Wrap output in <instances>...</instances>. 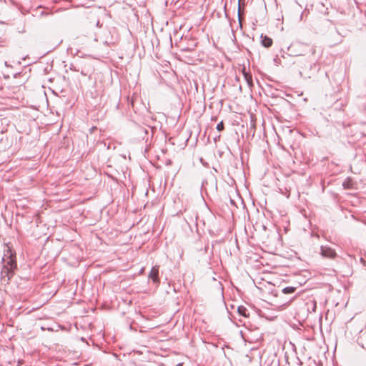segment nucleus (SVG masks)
Segmentation results:
<instances>
[{"label": "nucleus", "instance_id": "7ed1b4c3", "mask_svg": "<svg viewBox=\"0 0 366 366\" xmlns=\"http://www.w3.org/2000/svg\"><path fill=\"white\" fill-rule=\"evenodd\" d=\"M321 254L323 257L334 258L336 257L337 254L334 249L330 247L322 246L321 247Z\"/></svg>", "mask_w": 366, "mask_h": 366}, {"label": "nucleus", "instance_id": "1a4fd4ad", "mask_svg": "<svg viewBox=\"0 0 366 366\" xmlns=\"http://www.w3.org/2000/svg\"><path fill=\"white\" fill-rule=\"evenodd\" d=\"M224 129V123L223 122H220L217 125V129L219 131V132H222L223 131Z\"/></svg>", "mask_w": 366, "mask_h": 366}, {"label": "nucleus", "instance_id": "423d86ee", "mask_svg": "<svg viewBox=\"0 0 366 366\" xmlns=\"http://www.w3.org/2000/svg\"><path fill=\"white\" fill-rule=\"evenodd\" d=\"M261 42L262 46L266 48L270 47L272 44V39L267 36L261 35Z\"/></svg>", "mask_w": 366, "mask_h": 366}, {"label": "nucleus", "instance_id": "f8f14e48", "mask_svg": "<svg viewBox=\"0 0 366 366\" xmlns=\"http://www.w3.org/2000/svg\"><path fill=\"white\" fill-rule=\"evenodd\" d=\"M239 11H240V6H239V9H238V13L239 14Z\"/></svg>", "mask_w": 366, "mask_h": 366}, {"label": "nucleus", "instance_id": "39448f33", "mask_svg": "<svg viewBox=\"0 0 366 366\" xmlns=\"http://www.w3.org/2000/svg\"><path fill=\"white\" fill-rule=\"evenodd\" d=\"M149 278L152 279V281L155 283L159 282L158 267H153L152 268L150 273L149 274Z\"/></svg>", "mask_w": 366, "mask_h": 366}, {"label": "nucleus", "instance_id": "6e6552de", "mask_svg": "<svg viewBox=\"0 0 366 366\" xmlns=\"http://www.w3.org/2000/svg\"><path fill=\"white\" fill-rule=\"evenodd\" d=\"M296 287H286L282 290L284 294H291L295 292Z\"/></svg>", "mask_w": 366, "mask_h": 366}, {"label": "nucleus", "instance_id": "f03ea898", "mask_svg": "<svg viewBox=\"0 0 366 366\" xmlns=\"http://www.w3.org/2000/svg\"><path fill=\"white\" fill-rule=\"evenodd\" d=\"M320 71V66L316 61H310L304 64L300 70V74L305 79H310Z\"/></svg>", "mask_w": 366, "mask_h": 366}, {"label": "nucleus", "instance_id": "f257e3e1", "mask_svg": "<svg viewBox=\"0 0 366 366\" xmlns=\"http://www.w3.org/2000/svg\"><path fill=\"white\" fill-rule=\"evenodd\" d=\"M2 259L4 264L1 269V275L2 278H5L6 277L7 280H9L14 274V269L17 267L15 257H14L11 250L9 248L6 250V253L4 254Z\"/></svg>", "mask_w": 366, "mask_h": 366}, {"label": "nucleus", "instance_id": "9d476101", "mask_svg": "<svg viewBox=\"0 0 366 366\" xmlns=\"http://www.w3.org/2000/svg\"><path fill=\"white\" fill-rule=\"evenodd\" d=\"M311 305H312V310L313 312H315L316 310V302L315 301H312Z\"/></svg>", "mask_w": 366, "mask_h": 366}, {"label": "nucleus", "instance_id": "9b49d317", "mask_svg": "<svg viewBox=\"0 0 366 366\" xmlns=\"http://www.w3.org/2000/svg\"><path fill=\"white\" fill-rule=\"evenodd\" d=\"M360 262H365L364 259H363V258H361V259H360Z\"/></svg>", "mask_w": 366, "mask_h": 366}, {"label": "nucleus", "instance_id": "20e7f679", "mask_svg": "<svg viewBox=\"0 0 366 366\" xmlns=\"http://www.w3.org/2000/svg\"><path fill=\"white\" fill-rule=\"evenodd\" d=\"M242 74L244 76V79L246 81L248 86L249 88L253 87L254 84H253V81H252V74L250 73V71H247L246 70L245 66H244L243 68L242 69Z\"/></svg>", "mask_w": 366, "mask_h": 366}, {"label": "nucleus", "instance_id": "0eeeda50", "mask_svg": "<svg viewBox=\"0 0 366 366\" xmlns=\"http://www.w3.org/2000/svg\"><path fill=\"white\" fill-rule=\"evenodd\" d=\"M238 313L243 317H248L247 310L244 306H239L237 308Z\"/></svg>", "mask_w": 366, "mask_h": 366}]
</instances>
